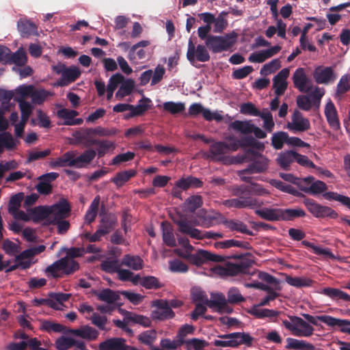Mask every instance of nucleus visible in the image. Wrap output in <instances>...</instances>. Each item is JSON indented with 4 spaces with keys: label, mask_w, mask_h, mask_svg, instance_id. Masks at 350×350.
I'll return each mask as SVG.
<instances>
[{
    "label": "nucleus",
    "mask_w": 350,
    "mask_h": 350,
    "mask_svg": "<svg viewBox=\"0 0 350 350\" xmlns=\"http://www.w3.org/2000/svg\"><path fill=\"white\" fill-rule=\"evenodd\" d=\"M207 49L206 44H198L196 46L191 39H189L187 52L188 61L191 64H193L196 60L201 62H208L211 57Z\"/></svg>",
    "instance_id": "9"
},
{
    "label": "nucleus",
    "mask_w": 350,
    "mask_h": 350,
    "mask_svg": "<svg viewBox=\"0 0 350 350\" xmlns=\"http://www.w3.org/2000/svg\"><path fill=\"white\" fill-rule=\"evenodd\" d=\"M184 256L185 259L196 266H201L206 263V250H199L195 254H189Z\"/></svg>",
    "instance_id": "44"
},
{
    "label": "nucleus",
    "mask_w": 350,
    "mask_h": 350,
    "mask_svg": "<svg viewBox=\"0 0 350 350\" xmlns=\"http://www.w3.org/2000/svg\"><path fill=\"white\" fill-rule=\"evenodd\" d=\"M40 329L48 333H66L67 330L66 327L64 325L50 321H43L42 322Z\"/></svg>",
    "instance_id": "48"
},
{
    "label": "nucleus",
    "mask_w": 350,
    "mask_h": 350,
    "mask_svg": "<svg viewBox=\"0 0 350 350\" xmlns=\"http://www.w3.org/2000/svg\"><path fill=\"white\" fill-rule=\"evenodd\" d=\"M126 319L130 321L141 325L144 327H150L152 323L150 319L148 317L129 312H127Z\"/></svg>",
    "instance_id": "58"
},
{
    "label": "nucleus",
    "mask_w": 350,
    "mask_h": 350,
    "mask_svg": "<svg viewBox=\"0 0 350 350\" xmlns=\"http://www.w3.org/2000/svg\"><path fill=\"white\" fill-rule=\"evenodd\" d=\"M253 124L250 121L235 120L230 124V128L239 131L243 134L252 133Z\"/></svg>",
    "instance_id": "51"
},
{
    "label": "nucleus",
    "mask_w": 350,
    "mask_h": 350,
    "mask_svg": "<svg viewBox=\"0 0 350 350\" xmlns=\"http://www.w3.org/2000/svg\"><path fill=\"white\" fill-rule=\"evenodd\" d=\"M290 321L282 320V325L286 329L298 337H309L313 334L314 327L308 322L297 316H288Z\"/></svg>",
    "instance_id": "4"
},
{
    "label": "nucleus",
    "mask_w": 350,
    "mask_h": 350,
    "mask_svg": "<svg viewBox=\"0 0 350 350\" xmlns=\"http://www.w3.org/2000/svg\"><path fill=\"white\" fill-rule=\"evenodd\" d=\"M76 155L74 151H67L62 157L52 159L49 162V166L54 169L57 167H64L66 166L73 167L70 165L72 157Z\"/></svg>",
    "instance_id": "29"
},
{
    "label": "nucleus",
    "mask_w": 350,
    "mask_h": 350,
    "mask_svg": "<svg viewBox=\"0 0 350 350\" xmlns=\"http://www.w3.org/2000/svg\"><path fill=\"white\" fill-rule=\"evenodd\" d=\"M295 161V152L287 150L281 152L276 159L277 163L284 170H289L291 165Z\"/></svg>",
    "instance_id": "27"
},
{
    "label": "nucleus",
    "mask_w": 350,
    "mask_h": 350,
    "mask_svg": "<svg viewBox=\"0 0 350 350\" xmlns=\"http://www.w3.org/2000/svg\"><path fill=\"white\" fill-rule=\"evenodd\" d=\"M25 195L23 192H19L13 195L9 201L8 204V212L10 213H14L17 210L19 209L21 202L24 199Z\"/></svg>",
    "instance_id": "59"
},
{
    "label": "nucleus",
    "mask_w": 350,
    "mask_h": 350,
    "mask_svg": "<svg viewBox=\"0 0 350 350\" xmlns=\"http://www.w3.org/2000/svg\"><path fill=\"white\" fill-rule=\"evenodd\" d=\"M248 152L254 155V158L251 159V163L247 167L241 170V174H260L262 173L269 167V160L264 155L255 152L254 150H248Z\"/></svg>",
    "instance_id": "8"
},
{
    "label": "nucleus",
    "mask_w": 350,
    "mask_h": 350,
    "mask_svg": "<svg viewBox=\"0 0 350 350\" xmlns=\"http://www.w3.org/2000/svg\"><path fill=\"white\" fill-rule=\"evenodd\" d=\"M191 296L193 302L203 303L207 306L208 298L205 291L200 287H193L191 290Z\"/></svg>",
    "instance_id": "55"
},
{
    "label": "nucleus",
    "mask_w": 350,
    "mask_h": 350,
    "mask_svg": "<svg viewBox=\"0 0 350 350\" xmlns=\"http://www.w3.org/2000/svg\"><path fill=\"white\" fill-rule=\"evenodd\" d=\"M136 172L135 170H126L120 172L111 178V181L117 187H122L125 183L129 181L130 178L135 176Z\"/></svg>",
    "instance_id": "40"
},
{
    "label": "nucleus",
    "mask_w": 350,
    "mask_h": 350,
    "mask_svg": "<svg viewBox=\"0 0 350 350\" xmlns=\"http://www.w3.org/2000/svg\"><path fill=\"white\" fill-rule=\"evenodd\" d=\"M96 156V152L93 149H88L77 157H72L70 165L76 168L86 167Z\"/></svg>",
    "instance_id": "19"
},
{
    "label": "nucleus",
    "mask_w": 350,
    "mask_h": 350,
    "mask_svg": "<svg viewBox=\"0 0 350 350\" xmlns=\"http://www.w3.org/2000/svg\"><path fill=\"white\" fill-rule=\"evenodd\" d=\"M310 128L309 120L304 118L299 111L295 110L292 116L291 122L287 124V129L293 133H297L306 131Z\"/></svg>",
    "instance_id": "12"
},
{
    "label": "nucleus",
    "mask_w": 350,
    "mask_h": 350,
    "mask_svg": "<svg viewBox=\"0 0 350 350\" xmlns=\"http://www.w3.org/2000/svg\"><path fill=\"white\" fill-rule=\"evenodd\" d=\"M31 220L38 223L44 220V225H47V219L51 216V211L49 206H38L33 208L27 209Z\"/></svg>",
    "instance_id": "20"
},
{
    "label": "nucleus",
    "mask_w": 350,
    "mask_h": 350,
    "mask_svg": "<svg viewBox=\"0 0 350 350\" xmlns=\"http://www.w3.org/2000/svg\"><path fill=\"white\" fill-rule=\"evenodd\" d=\"M286 345L285 349L295 350H315L314 346L303 340H298L293 338H287L286 339Z\"/></svg>",
    "instance_id": "28"
},
{
    "label": "nucleus",
    "mask_w": 350,
    "mask_h": 350,
    "mask_svg": "<svg viewBox=\"0 0 350 350\" xmlns=\"http://www.w3.org/2000/svg\"><path fill=\"white\" fill-rule=\"evenodd\" d=\"M73 338L62 336L55 341V347L57 350H68L72 347Z\"/></svg>",
    "instance_id": "64"
},
{
    "label": "nucleus",
    "mask_w": 350,
    "mask_h": 350,
    "mask_svg": "<svg viewBox=\"0 0 350 350\" xmlns=\"http://www.w3.org/2000/svg\"><path fill=\"white\" fill-rule=\"evenodd\" d=\"M302 316L309 323L316 326L319 325V321L332 327L350 325L349 320L337 319L329 315L312 316L309 314H303Z\"/></svg>",
    "instance_id": "10"
},
{
    "label": "nucleus",
    "mask_w": 350,
    "mask_h": 350,
    "mask_svg": "<svg viewBox=\"0 0 350 350\" xmlns=\"http://www.w3.org/2000/svg\"><path fill=\"white\" fill-rule=\"evenodd\" d=\"M163 109L175 115L183 112L185 109V105L183 103H174L168 101L163 103Z\"/></svg>",
    "instance_id": "60"
},
{
    "label": "nucleus",
    "mask_w": 350,
    "mask_h": 350,
    "mask_svg": "<svg viewBox=\"0 0 350 350\" xmlns=\"http://www.w3.org/2000/svg\"><path fill=\"white\" fill-rule=\"evenodd\" d=\"M100 216L101 219L98 228L104 232H106L107 234L114 229L117 224V218L112 214H100Z\"/></svg>",
    "instance_id": "32"
},
{
    "label": "nucleus",
    "mask_w": 350,
    "mask_h": 350,
    "mask_svg": "<svg viewBox=\"0 0 350 350\" xmlns=\"http://www.w3.org/2000/svg\"><path fill=\"white\" fill-rule=\"evenodd\" d=\"M51 216L49 218H66L69 216L71 208L66 199H61L57 203L49 206Z\"/></svg>",
    "instance_id": "17"
},
{
    "label": "nucleus",
    "mask_w": 350,
    "mask_h": 350,
    "mask_svg": "<svg viewBox=\"0 0 350 350\" xmlns=\"http://www.w3.org/2000/svg\"><path fill=\"white\" fill-rule=\"evenodd\" d=\"M122 265L129 267L130 269L139 271L144 267V261L139 256L125 254L122 258Z\"/></svg>",
    "instance_id": "30"
},
{
    "label": "nucleus",
    "mask_w": 350,
    "mask_h": 350,
    "mask_svg": "<svg viewBox=\"0 0 350 350\" xmlns=\"http://www.w3.org/2000/svg\"><path fill=\"white\" fill-rule=\"evenodd\" d=\"M322 293L332 299H341L345 301H350V295L338 288L327 287L324 288Z\"/></svg>",
    "instance_id": "37"
},
{
    "label": "nucleus",
    "mask_w": 350,
    "mask_h": 350,
    "mask_svg": "<svg viewBox=\"0 0 350 350\" xmlns=\"http://www.w3.org/2000/svg\"><path fill=\"white\" fill-rule=\"evenodd\" d=\"M306 212L301 208H281L282 221H293L296 218L304 217Z\"/></svg>",
    "instance_id": "38"
},
{
    "label": "nucleus",
    "mask_w": 350,
    "mask_h": 350,
    "mask_svg": "<svg viewBox=\"0 0 350 350\" xmlns=\"http://www.w3.org/2000/svg\"><path fill=\"white\" fill-rule=\"evenodd\" d=\"M183 345V341L171 340L170 338H163L160 341L161 347L151 346V350H176Z\"/></svg>",
    "instance_id": "43"
},
{
    "label": "nucleus",
    "mask_w": 350,
    "mask_h": 350,
    "mask_svg": "<svg viewBox=\"0 0 350 350\" xmlns=\"http://www.w3.org/2000/svg\"><path fill=\"white\" fill-rule=\"evenodd\" d=\"M179 227V231L189 235L192 239H217L222 238L224 234L219 232H215L212 231L203 232L201 230L194 228L188 223L186 219H180L174 221Z\"/></svg>",
    "instance_id": "6"
},
{
    "label": "nucleus",
    "mask_w": 350,
    "mask_h": 350,
    "mask_svg": "<svg viewBox=\"0 0 350 350\" xmlns=\"http://www.w3.org/2000/svg\"><path fill=\"white\" fill-rule=\"evenodd\" d=\"M96 295L100 301H105L108 304H114L120 299L119 293L110 288H104L96 293Z\"/></svg>",
    "instance_id": "33"
},
{
    "label": "nucleus",
    "mask_w": 350,
    "mask_h": 350,
    "mask_svg": "<svg viewBox=\"0 0 350 350\" xmlns=\"http://www.w3.org/2000/svg\"><path fill=\"white\" fill-rule=\"evenodd\" d=\"M224 224L232 231H237L247 235H254L253 232L248 230L247 225L241 221L226 219Z\"/></svg>",
    "instance_id": "36"
},
{
    "label": "nucleus",
    "mask_w": 350,
    "mask_h": 350,
    "mask_svg": "<svg viewBox=\"0 0 350 350\" xmlns=\"http://www.w3.org/2000/svg\"><path fill=\"white\" fill-rule=\"evenodd\" d=\"M65 218H49L47 219V225H56L57 228V233L59 234H64L69 230L70 224Z\"/></svg>",
    "instance_id": "49"
},
{
    "label": "nucleus",
    "mask_w": 350,
    "mask_h": 350,
    "mask_svg": "<svg viewBox=\"0 0 350 350\" xmlns=\"http://www.w3.org/2000/svg\"><path fill=\"white\" fill-rule=\"evenodd\" d=\"M10 57L8 64H14L16 68V66H24L27 62V55L23 48H20L16 52L12 53Z\"/></svg>",
    "instance_id": "39"
},
{
    "label": "nucleus",
    "mask_w": 350,
    "mask_h": 350,
    "mask_svg": "<svg viewBox=\"0 0 350 350\" xmlns=\"http://www.w3.org/2000/svg\"><path fill=\"white\" fill-rule=\"evenodd\" d=\"M209 152L211 153V157L217 161H224L227 154L226 142H217L211 144L209 148Z\"/></svg>",
    "instance_id": "23"
},
{
    "label": "nucleus",
    "mask_w": 350,
    "mask_h": 350,
    "mask_svg": "<svg viewBox=\"0 0 350 350\" xmlns=\"http://www.w3.org/2000/svg\"><path fill=\"white\" fill-rule=\"evenodd\" d=\"M154 306L157 309L153 310L151 317L154 320L165 321L174 317L175 313L169 306L165 300H157L154 302Z\"/></svg>",
    "instance_id": "11"
},
{
    "label": "nucleus",
    "mask_w": 350,
    "mask_h": 350,
    "mask_svg": "<svg viewBox=\"0 0 350 350\" xmlns=\"http://www.w3.org/2000/svg\"><path fill=\"white\" fill-rule=\"evenodd\" d=\"M286 282L291 286L302 288L309 287L312 285L313 281L308 278L286 276Z\"/></svg>",
    "instance_id": "45"
},
{
    "label": "nucleus",
    "mask_w": 350,
    "mask_h": 350,
    "mask_svg": "<svg viewBox=\"0 0 350 350\" xmlns=\"http://www.w3.org/2000/svg\"><path fill=\"white\" fill-rule=\"evenodd\" d=\"M100 203V197H95L92 202L88 210L85 215V221L87 224H90L96 217Z\"/></svg>",
    "instance_id": "42"
},
{
    "label": "nucleus",
    "mask_w": 350,
    "mask_h": 350,
    "mask_svg": "<svg viewBox=\"0 0 350 350\" xmlns=\"http://www.w3.org/2000/svg\"><path fill=\"white\" fill-rule=\"evenodd\" d=\"M292 79L294 86L301 92H308L312 88L311 81L303 68H299L295 71Z\"/></svg>",
    "instance_id": "13"
},
{
    "label": "nucleus",
    "mask_w": 350,
    "mask_h": 350,
    "mask_svg": "<svg viewBox=\"0 0 350 350\" xmlns=\"http://www.w3.org/2000/svg\"><path fill=\"white\" fill-rule=\"evenodd\" d=\"M140 285L146 289H159L163 286L159 280L152 275L145 276L142 278Z\"/></svg>",
    "instance_id": "52"
},
{
    "label": "nucleus",
    "mask_w": 350,
    "mask_h": 350,
    "mask_svg": "<svg viewBox=\"0 0 350 350\" xmlns=\"http://www.w3.org/2000/svg\"><path fill=\"white\" fill-rule=\"evenodd\" d=\"M67 258H62L48 266L45 269L46 275L53 278H59L62 274L69 275L79 269L80 265L77 261L71 260L69 262Z\"/></svg>",
    "instance_id": "3"
},
{
    "label": "nucleus",
    "mask_w": 350,
    "mask_h": 350,
    "mask_svg": "<svg viewBox=\"0 0 350 350\" xmlns=\"http://www.w3.org/2000/svg\"><path fill=\"white\" fill-rule=\"evenodd\" d=\"M73 136L79 142L83 144L86 148H90L92 146H96L99 139H93L92 135L89 133L86 128L82 129L79 131H76Z\"/></svg>",
    "instance_id": "26"
},
{
    "label": "nucleus",
    "mask_w": 350,
    "mask_h": 350,
    "mask_svg": "<svg viewBox=\"0 0 350 350\" xmlns=\"http://www.w3.org/2000/svg\"><path fill=\"white\" fill-rule=\"evenodd\" d=\"M163 241L169 247L176 245V239L174 235L173 229L170 223L163 221L161 223Z\"/></svg>",
    "instance_id": "31"
},
{
    "label": "nucleus",
    "mask_w": 350,
    "mask_h": 350,
    "mask_svg": "<svg viewBox=\"0 0 350 350\" xmlns=\"http://www.w3.org/2000/svg\"><path fill=\"white\" fill-rule=\"evenodd\" d=\"M289 70L284 68L280 71L273 78V88H275V94L276 96H280L284 94L287 88L286 79L289 76Z\"/></svg>",
    "instance_id": "16"
},
{
    "label": "nucleus",
    "mask_w": 350,
    "mask_h": 350,
    "mask_svg": "<svg viewBox=\"0 0 350 350\" xmlns=\"http://www.w3.org/2000/svg\"><path fill=\"white\" fill-rule=\"evenodd\" d=\"M17 27L23 37L37 34V26L31 21L20 20L18 21Z\"/></svg>",
    "instance_id": "34"
},
{
    "label": "nucleus",
    "mask_w": 350,
    "mask_h": 350,
    "mask_svg": "<svg viewBox=\"0 0 350 350\" xmlns=\"http://www.w3.org/2000/svg\"><path fill=\"white\" fill-rule=\"evenodd\" d=\"M323 198L327 200L338 201L350 209V198L348 196L334 191H328V193L323 194Z\"/></svg>",
    "instance_id": "56"
},
{
    "label": "nucleus",
    "mask_w": 350,
    "mask_h": 350,
    "mask_svg": "<svg viewBox=\"0 0 350 350\" xmlns=\"http://www.w3.org/2000/svg\"><path fill=\"white\" fill-rule=\"evenodd\" d=\"M252 264V260L243 258L236 263L228 262L225 266H215L213 271L221 276H235L248 273Z\"/></svg>",
    "instance_id": "5"
},
{
    "label": "nucleus",
    "mask_w": 350,
    "mask_h": 350,
    "mask_svg": "<svg viewBox=\"0 0 350 350\" xmlns=\"http://www.w3.org/2000/svg\"><path fill=\"white\" fill-rule=\"evenodd\" d=\"M303 203L308 211L315 217L323 218L329 217L335 219L338 217V213L332 208L323 206L313 199L306 198Z\"/></svg>",
    "instance_id": "7"
},
{
    "label": "nucleus",
    "mask_w": 350,
    "mask_h": 350,
    "mask_svg": "<svg viewBox=\"0 0 350 350\" xmlns=\"http://www.w3.org/2000/svg\"><path fill=\"white\" fill-rule=\"evenodd\" d=\"M157 338V332L154 329H149L142 332L137 336V340L144 345L149 346L151 349L152 343Z\"/></svg>",
    "instance_id": "53"
},
{
    "label": "nucleus",
    "mask_w": 350,
    "mask_h": 350,
    "mask_svg": "<svg viewBox=\"0 0 350 350\" xmlns=\"http://www.w3.org/2000/svg\"><path fill=\"white\" fill-rule=\"evenodd\" d=\"M288 134L284 131H278L273 134L271 145L275 150H281L284 144H287Z\"/></svg>",
    "instance_id": "47"
},
{
    "label": "nucleus",
    "mask_w": 350,
    "mask_h": 350,
    "mask_svg": "<svg viewBox=\"0 0 350 350\" xmlns=\"http://www.w3.org/2000/svg\"><path fill=\"white\" fill-rule=\"evenodd\" d=\"M259 117L264 121L263 128L267 132L271 133L275 126L271 113L267 109H264Z\"/></svg>",
    "instance_id": "61"
},
{
    "label": "nucleus",
    "mask_w": 350,
    "mask_h": 350,
    "mask_svg": "<svg viewBox=\"0 0 350 350\" xmlns=\"http://www.w3.org/2000/svg\"><path fill=\"white\" fill-rule=\"evenodd\" d=\"M327 189V186L324 182L314 179L312 180V184H310V188H308L309 191L308 193L312 196H317L321 193L323 195L326 193Z\"/></svg>",
    "instance_id": "57"
},
{
    "label": "nucleus",
    "mask_w": 350,
    "mask_h": 350,
    "mask_svg": "<svg viewBox=\"0 0 350 350\" xmlns=\"http://www.w3.org/2000/svg\"><path fill=\"white\" fill-rule=\"evenodd\" d=\"M215 247L218 249H226L232 247H237L245 250H251L252 246L249 242L240 241L234 239H228L223 241H218L215 243Z\"/></svg>",
    "instance_id": "35"
},
{
    "label": "nucleus",
    "mask_w": 350,
    "mask_h": 350,
    "mask_svg": "<svg viewBox=\"0 0 350 350\" xmlns=\"http://www.w3.org/2000/svg\"><path fill=\"white\" fill-rule=\"evenodd\" d=\"M96 146L97 148L96 152L98 158L104 157L110 150H113L115 148L114 144L107 139H99Z\"/></svg>",
    "instance_id": "54"
},
{
    "label": "nucleus",
    "mask_w": 350,
    "mask_h": 350,
    "mask_svg": "<svg viewBox=\"0 0 350 350\" xmlns=\"http://www.w3.org/2000/svg\"><path fill=\"white\" fill-rule=\"evenodd\" d=\"M66 333L80 337L88 341L96 340L99 332L94 327L89 325H83L78 329H67Z\"/></svg>",
    "instance_id": "15"
},
{
    "label": "nucleus",
    "mask_w": 350,
    "mask_h": 350,
    "mask_svg": "<svg viewBox=\"0 0 350 350\" xmlns=\"http://www.w3.org/2000/svg\"><path fill=\"white\" fill-rule=\"evenodd\" d=\"M255 213L262 219L267 221H282L281 208H265L257 209L255 211Z\"/></svg>",
    "instance_id": "25"
},
{
    "label": "nucleus",
    "mask_w": 350,
    "mask_h": 350,
    "mask_svg": "<svg viewBox=\"0 0 350 350\" xmlns=\"http://www.w3.org/2000/svg\"><path fill=\"white\" fill-rule=\"evenodd\" d=\"M135 86V83L133 79H125L122 82L120 87L116 94V97L118 99H122L126 96L129 95Z\"/></svg>",
    "instance_id": "41"
},
{
    "label": "nucleus",
    "mask_w": 350,
    "mask_h": 350,
    "mask_svg": "<svg viewBox=\"0 0 350 350\" xmlns=\"http://www.w3.org/2000/svg\"><path fill=\"white\" fill-rule=\"evenodd\" d=\"M207 306L211 308H217L219 312L230 313L232 309L230 308L225 296L222 293H211V299H208Z\"/></svg>",
    "instance_id": "18"
},
{
    "label": "nucleus",
    "mask_w": 350,
    "mask_h": 350,
    "mask_svg": "<svg viewBox=\"0 0 350 350\" xmlns=\"http://www.w3.org/2000/svg\"><path fill=\"white\" fill-rule=\"evenodd\" d=\"M350 90V75L345 74L342 75L336 87V96L341 97L345 93Z\"/></svg>",
    "instance_id": "46"
},
{
    "label": "nucleus",
    "mask_w": 350,
    "mask_h": 350,
    "mask_svg": "<svg viewBox=\"0 0 350 350\" xmlns=\"http://www.w3.org/2000/svg\"><path fill=\"white\" fill-rule=\"evenodd\" d=\"M270 183L272 186L282 191L293 195H297V191L293 187L280 180L272 179L271 180Z\"/></svg>",
    "instance_id": "63"
},
{
    "label": "nucleus",
    "mask_w": 350,
    "mask_h": 350,
    "mask_svg": "<svg viewBox=\"0 0 350 350\" xmlns=\"http://www.w3.org/2000/svg\"><path fill=\"white\" fill-rule=\"evenodd\" d=\"M325 116L329 126L335 131L340 128L338 113L334 103L329 100L325 107Z\"/></svg>",
    "instance_id": "21"
},
{
    "label": "nucleus",
    "mask_w": 350,
    "mask_h": 350,
    "mask_svg": "<svg viewBox=\"0 0 350 350\" xmlns=\"http://www.w3.org/2000/svg\"><path fill=\"white\" fill-rule=\"evenodd\" d=\"M81 75L79 69L75 66L66 68L63 72V77H61L58 81V85L60 86H66L69 83L75 81Z\"/></svg>",
    "instance_id": "24"
},
{
    "label": "nucleus",
    "mask_w": 350,
    "mask_h": 350,
    "mask_svg": "<svg viewBox=\"0 0 350 350\" xmlns=\"http://www.w3.org/2000/svg\"><path fill=\"white\" fill-rule=\"evenodd\" d=\"M231 191L232 195L236 198L224 200L223 204L228 208L239 209L260 208L263 205V201L253 197L252 195L262 196L269 194L265 188L256 183H251L250 185H235L232 187Z\"/></svg>",
    "instance_id": "1"
},
{
    "label": "nucleus",
    "mask_w": 350,
    "mask_h": 350,
    "mask_svg": "<svg viewBox=\"0 0 350 350\" xmlns=\"http://www.w3.org/2000/svg\"><path fill=\"white\" fill-rule=\"evenodd\" d=\"M250 314L258 319L269 318L270 321L276 322V318L282 313L271 309L259 308L258 306H253L249 311Z\"/></svg>",
    "instance_id": "22"
},
{
    "label": "nucleus",
    "mask_w": 350,
    "mask_h": 350,
    "mask_svg": "<svg viewBox=\"0 0 350 350\" xmlns=\"http://www.w3.org/2000/svg\"><path fill=\"white\" fill-rule=\"evenodd\" d=\"M121 266L122 262H120L118 259L115 258L107 259L100 264L101 269L109 273H117Z\"/></svg>",
    "instance_id": "50"
},
{
    "label": "nucleus",
    "mask_w": 350,
    "mask_h": 350,
    "mask_svg": "<svg viewBox=\"0 0 350 350\" xmlns=\"http://www.w3.org/2000/svg\"><path fill=\"white\" fill-rule=\"evenodd\" d=\"M49 95H51V93L45 90H36L33 88L31 98L33 103L41 105Z\"/></svg>",
    "instance_id": "62"
},
{
    "label": "nucleus",
    "mask_w": 350,
    "mask_h": 350,
    "mask_svg": "<svg viewBox=\"0 0 350 350\" xmlns=\"http://www.w3.org/2000/svg\"><path fill=\"white\" fill-rule=\"evenodd\" d=\"M237 33L232 31L224 36L209 35L205 40L208 49L213 53L228 51L237 42Z\"/></svg>",
    "instance_id": "2"
},
{
    "label": "nucleus",
    "mask_w": 350,
    "mask_h": 350,
    "mask_svg": "<svg viewBox=\"0 0 350 350\" xmlns=\"http://www.w3.org/2000/svg\"><path fill=\"white\" fill-rule=\"evenodd\" d=\"M315 82L318 84H328L336 79L334 70L332 67H317L312 73Z\"/></svg>",
    "instance_id": "14"
}]
</instances>
